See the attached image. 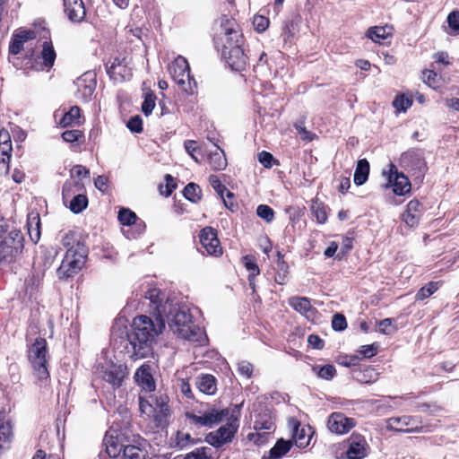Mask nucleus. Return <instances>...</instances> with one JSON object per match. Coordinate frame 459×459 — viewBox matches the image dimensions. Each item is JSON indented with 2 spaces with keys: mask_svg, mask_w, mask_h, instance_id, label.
<instances>
[{
  "mask_svg": "<svg viewBox=\"0 0 459 459\" xmlns=\"http://www.w3.org/2000/svg\"><path fill=\"white\" fill-rule=\"evenodd\" d=\"M155 100L156 96L152 92L145 94V99L142 105V111L145 116L152 114L155 107Z\"/></svg>",
  "mask_w": 459,
  "mask_h": 459,
  "instance_id": "nucleus-48",
  "label": "nucleus"
},
{
  "mask_svg": "<svg viewBox=\"0 0 459 459\" xmlns=\"http://www.w3.org/2000/svg\"><path fill=\"white\" fill-rule=\"evenodd\" d=\"M103 443L106 446V452L110 458H117L123 452L125 446L119 443L117 437L109 434L105 435Z\"/></svg>",
  "mask_w": 459,
  "mask_h": 459,
  "instance_id": "nucleus-28",
  "label": "nucleus"
},
{
  "mask_svg": "<svg viewBox=\"0 0 459 459\" xmlns=\"http://www.w3.org/2000/svg\"><path fill=\"white\" fill-rule=\"evenodd\" d=\"M246 269L249 272V275L256 276L260 273V269L256 264L255 259L252 255L243 257Z\"/></svg>",
  "mask_w": 459,
  "mask_h": 459,
  "instance_id": "nucleus-50",
  "label": "nucleus"
},
{
  "mask_svg": "<svg viewBox=\"0 0 459 459\" xmlns=\"http://www.w3.org/2000/svg\"><path fill=\"white\" fill-rule=\"evenodd\" d=\"M209 182L212 188L215 190V192L223 200L225 206L230 209L233 204L225 199V195L229 200L233 198L234 195L230 191H229L224 185H222V183L221 182L217 176L211 175L209 177Z\"/></svg>",
  "mask_w": 459,
  "mask_h": 459,
  "instance_id": "nucleus-27",
  "label": "nucleus"
},
{
  "mask_svg": "<svg viewBox=\"0 0 459 459\" xmlns=\"http://www.w3.org/2000/svg\"><path fill=\"white\" fill-rule=\"evenodd\" d=\"M124 459H144L145 452L139 446L127 445L123 449Z\"/></svg>",
  "mask_w": 459,
  "mask_h": 459,
  "instance_id": "nucleus-40",
  "label": "nucleus"
},
{
  "mask_svg": "<svg viewBox=\"0 0 459 459\" xmlns=\"http://www.w3.org/2000/svg\"><path fill=\"white\" fill-rule=\"evenodd\" d=\"M82 132L77 129L66 130L62 134V138L65 142L74 143L82 137Z\"/></svg>",
  "mask_w": 459,
  "mask_h": 459,
  "instance_id": "nucleus-59",
  "label": "nucleus"
},
{
  "mask_svg": "<svg viewBox=\"0 0 459 459\" xmlns=\"http://www.w3.org/2000/svg\"><path fill=\"white\" fill-rule=\"evenodd\" d=\"M195 385L203 394L212 395L217 390L216 379L212 375H202L196 378Z\"/></svg>",
  "mask_w": 459,
  "mask_h": 459,
  "instance_id": "nucleus-26",
  "label": "nucleus"
},
{
  "mask_svg": "<svg viewBox=\"0 0 459 459\" xmlns=\"http://www.w3.org/2000/svg\"><path fill=\"white\" fill-rule=\"evenodd\" d=\"M127 127L133 133H141L143 131V121L139 116H134L127 122Z\"/></svg>",
  "mask_w": 459,
  "mask_h": 459,
  "instance_id": "nucleus-61",
  "label": "nucleus"
},
{
  "mask_svg": "<svg viewBox=\"0 0 459 459\" xmlns=\"http://www.w3.org/2000/svg\"><path fill=\"white\" fill-rule=\"evenodd\" d=\"M421 214V204L418 200L413 199L408 203L406 211L403 214V220L409 227L412 228L418 225Z\"/></svg>",
  "mask_w": 459,
  "mask_h": 459,
  "instance_id": "nucleus-19",
  "label": "nucleus"
},
{
  "mask_svg": "<svg viewBox=\"0 0 459 459\" xmlns=\"http://www.w3.org/2000/svg\"><path fill=\"white\" fill-rule=\"evenodd\" d=\"M101 377L113 387H119L125 377V371L121 365L111 364L102 370Z\"/></svg>",
  "mask_w": 459,
  "mask_h": 459,
  "instance_id": "nucleus-20",
  "label": "nucleus"
},
{
  "mask_svg": "<svg viewBox=\"0 0 459 459\" xmlns=\"http://www.w3.org/2000/svg\"><path fill=\"white\" fill-rule=\"evenodd\" d=\"M134 378L138 385L145 391L152 392L155 389V382L151 374V367L149 365L140 367L134 375Z\"/></svg>",
  "mask_w": 459,
  "mask_h": 459,
  "instance_id": "nucleus-22",
  "label": "nucleus"
},
{
  "mask_svg": "<svg viewBox=\"0 0 459 459\" xmlns=\"http://www.w3.org/2000/svg\"><path fill=\"white\" fill-rule=\"evenodd\" d=\"M437 290L438 282L430 281L424 285L422 288H420V290L417 292L415 299L416 300H423L431 296Z\"/></svg>",
  "mask_w": 459,
  "mask_h": 459,
  "instance_id": "nucleus-41",
  "label": "nucleus"
},
{
  "mask_svg": "<svg viewBox=\"0 0 459 459\" xmlns=\"http://www.w3.org/2000/svg\"><path fill=\"white\" fill-rule=\"evenodd\" d=\"M40 57L45 67L50 68L54 65L56 54L51 41L43 42Z\"/></svg>",
  "mask_w": 459,
  "mask_h": 459,
  "instance_id": "nucleus-31",
  "label": "nucleus"
},
{
  "mask_svg": "<svg viewBox=\"0 0 459 459\" xmlns=\"http://www.w3.org/2000/svg\"><path fill=\"white\" fill-rule=\"evenodd\" d=\"M95 75L91 73H85L76 81L78 91L82 93L85 100L91 99L96 87Z\"/></svg>",
  "mask_w": 459,
  "mask_h": 459,
  "instance_id": "nucleus-21",
  "label": "nucleus"
},
{
  "mask_svg": "<svg viewBox=\"0 0 459 459\" xmlns=\"http://www.w3.org/2000/svg\"><path fill=\"white\" fill-rule=\"evenodd\" d=\"M256 214L268 223L272 222L274 219L273 210L266 204L258 205L256 208Z\"/></svg>",
  "mask_w": 459,
  "mask_h": 459,
  "instance_id": "nucleus-47",
  "label": "nucleus"
},
{
  "mask_svg": "<svg viewBox=\"0 0 459 459\" xmlns=\"http://www.w3.org/2000/svg\"><path fill=\"white\" fill-rule=\"evenodd\" d=\"M81 117V109L78 106L72 107L69 111L65 113L60 120V125L66 127L73 125L80 124L79 118Z\"/></svg>",
  "mask_w": 459,
  "mask_h": 459,
  "instance_id": "nucleus-35",
  "label": "nucleus"
},
{
  "mask_svg": "<svg viewBox=\"0 0 459 459\" xmlns=\"http://www.w3.org/2000/svg\"><path fill=\"white\" fill-rule=\"evenodd\" d=\"M13 437V425L10 420H5L3 413L0 412V450L8 448Z\"/></svg>",
  "mask_w": 459,
  "mask_h": 459,
  "instance_id": "nucleus-24",
  "label": "nucleus"
},
{
  "mask_svg": "<svg viewBox=\"0 0 459 459\" xmlns=\"http://www.w3.org/2000/svg\"><path fill=\"white\" fill-rule=\"evenodd\" d=\"M332 327L335 331H342L347 327L346 318L342 314H335L333 316Z\"/></svg>",
  "mask_w": 459,
  "mask_h": 459,
  "instance_id": "nucleus-58",
  "label": "nucleus"
},
{
  "mask_svg": "<svg viewBox=\"0 0 459 459\" xmlns=\"http://www.w3.org/2000/svg\"><path fill=\"white\" fill-rule=\"evenodd\" d=\"M388 33L385 27H373L368 30V37L374 42L380 43L387 37Z\"/></svg>",
  "mask_w": 459,
  "mask_h": 459,
  "instance_id": "nucleus-46",
  "label": "nucleus"
},
{
  "mask_svg": "<svg viewBox=\"0 0 459 459\" xmlns=\"http://www.w3.org/2000/svg\"><path fill=\"white\" fill-rule=\"evenodd\" d=\"M36 38V32L31 30H23L15 33L13 36L12 41L9 46V53L12 55H18L24 48V44L29 40Z\"/></svg>",
  "mask_w": 459,
  "mask_h": 459,
  "instance_id": "nucleus-18",
  "label": "nucleus"
},
{
  "mask_svg": "<svg viewBox=\"0 0 459 459\" xmlns=\"http://www.w3.org/2000/svg\"><path fill=\"white\" fill-rule=\"evenodd\" d=\"M289 304L297 312L303 315L307 319L313 317L314 308L312 307L310 301L305 297H292L289 299Z\"/></svg>",
  "mask_w": 459,
  "mask_h": 459,
  "instance_id": "nucleus-23",
  "label": "nucleus"
},
{
  "mask_svg": "<svg viewBox=\"0 0 459 459\" xmlns=\"http://www.w3.org/2000/svg\"><path fill=\"white\" fill-rule=\"evenodd\" d=\"M394 320L392 318H385L378 322V331L384 334H391L395 331L393 326Z\"/></svg>",
  "mask_w": 459,
  "mask_h": 459,
  "instance_id": "nucleus-57",
  "label": "nucleus"
},
{
  "mask_svg": "<svg viewBox=\"0 0 459 459\" xmlns=\"http://www.w3.org/2000/svg\"><path fill=\"white\" fill-rule=\"evenodd\" d=\"M144 298L150 300V306L154 317L164 318L168 308L173 304L158 288H150L144 292Z\"/></svg>",
  "mask_w": 459,
  "mask_h": 459,
  "instance_id": "nucleus-10",
  "label": "nucleus"
},
{
  "mask_svg": "<svg viewBox=\"0 0 459 459\" xmlns=\"http://www.w3.org/2000/svg\"><path fill=\"white\" fill-rule=\"evenodd\" d=\"M194 443V440L189 433L178 431L176 437V444L178 447L184 448L188 445Z\"/></svg>",
  "mask_w": 459,
  "mask_h": 459,
  "instance_id": "nucleus-55",
  "label": "nucleus"
},
{
  "mask_svg": "<svg viewBox=\"0 0 459 459\" xmlns=\"http://www.w3.org/2000/svg\"><path fill=\"white\" fill-rule=\"evenodd\" d=\"M125 58L115 57L110 65H107V72L110 76L120 75L125 77L124 73L126 72V65Z\"/></svg>",
  "mask_w": 459,
  "mask_h": 459,
  "instance_id": "nucleus-38",
  "label": "nucleus"
},
{
  "mask_svg": "<svg viewBox=\"0 0 459 459\" xmlns=\"http://www.w3.org/2000/svg\"><path fill=\"white\" fill-rule=\"evenodd\" d=\"M72 178H90V170L82 165H75L71 169Z\"/></svg>",
  "mask_w": 459,
  "mask_h": 459,
  "instance_id": "nucleus-62",
  "label": "nucleus"
},
{
  "mask_svg": "<svg viewBox=\"0 0 459 459\" xmlns=\"http://www.w3.org/2000/svg\"><path fill=\"white\" fill-rule=\"evenodd\" d=\"M184 196L192 203H197L201 200L202 190L195 183L187 184L183 190Z\"/></svg>",
  "mask_w": 459,
  "mask_h": 459,
  "instance_id": "nucleus-39",
  "label": "nucleus"
},
{
  "mask_svg": "<svg viewBox=\"0 0 459 459\" xmlns=\"http://www.w3.org/2000/svg\"><path fill=\"white\" fill-rule=\"evenodd\" d=\"M423 82L428 84L429 87L437 88L438 87L437 83V74L433 70H425L422 73Z\"/></svg>",
  "mask_w": 459,
  "mask_h": 459,
  "instance_id": "nucleus-54",
  "label": "nucleus"
},
{
  "mask_svg": "<svg viewBox=\"0 0 459 459\" xmlns=\"http://www.w3.org/2000/svg\"><path fill=\"white\" fill-rule=\"evenodd\" d=\"M221 28L225 37L222 56L233 70H244L247 56L241 47L242 35L239 32L238 24L233 18L223 15L221 18Z\"/></svg>",
  "mask_w": 459,
  "mask_h": 459,
  "instance_id": "nucleus-2",
  "label": "nucleus"
},
{
  "mask_svg": "<svg viewBox=\"0 0 459 459\" xmlns=\"http://www.w3.org/2000/svg\"><path fill=\"white\" fill-rule=\"evenodd\" d=\"M411 190V183L403 174L396 172L393 184V191L395 195H403Z\"/></svg>",
  "mask_w": 459,
  "mask_h": 459,
  "instance_id": "nucleus-33",
  "label": "nucleus"
},
{
  "mask_svg": "<svg viewBox=\"0 0 459 459\" xmlns=\"http://www.w3.org/2000/svg\"><path fill=\"white\" fill-rule=\"evenodd\" d=\"M313 430L309 426H301L299 421L293 420L292 439L299 448L307 447L312 438Z\"/></svg>",
  "mask_w": 459,
  "mask_h": 459,
  "instance_id": "nucleus-17",
  "label": "nucleus"
},
{
  "mask_svg": "<svg viewBox=\"0 0 459 459\" xmlns=\"http://www.w3.org/2000/svg\"><path fill=\"white\" fill-rule=\"evenodd\" d=\"M165 180L166 186H160V192L161 195L169 196L171 195L172 191L177 187V185L174 183V178L169 174H167L165 176Z\"/></svg>",
  "mask_w": 459,
  "mask_h": 459,
  "instance_id": "nucleus-53",
  "label": "nucleus"
},
{
  "mask_svg": "<svg viewBox=\"0 0 459 459\" xmlns=\"http://www.w3.org/2000/svg\"><path fill=\"white\" fill-rule=\"evenodd\" d=\"M313 371L317 374V376L323 379L330 380L332 379L335 374L336 369L333 365L327 364L323 367H314Z\"/></svg>",
  "mask_w": 459,
  "mask_h": 459,
  "instance_id": "nucleus-42",
  "label": "nucleus"
},
{
  "mask_svg": "<svg viewBox=\"0 0 459 459\" xmlns=\"http://www.w3.org/2000/svg\"><path fill=\"white\" fill-rule=\"evenodd\" d=\"M88 255L85 246H78L76 249L66 250L65 255L57 269L59 278H69L76 274L84 265Z\"/></svg>",
  "mask_w": 459,
  "mask_h": 459,
  "instance_id": "nucleus-7",
  "label": "nucleus"
},
{
  "mask_svg": "<svg viewBox=\"0 0 459 459\" xmlns=\"http://www.w3.org/2000/svg\"><path fill=\"white\" fill-rule=\"evenodd\" d=\"M255 432L248 434V439L261 446L267 441L268 436L274 431L275 426L271 417L260 416L255 420Z\"/></svg>",
  "mask_w": 459,
  "mask_h": 459,
  "instance_id": "nucleus-12",
  "label": "nucleus"
},
{
  "mask_svg": "<svg viewBox=\"0 0 459 459\" xmlns=\"http://www.w3.org/2000/svg\"><path fill=\"white\" fill-rule=\"evenodd\" d=\"M61 243L67 250L76 249L79 245L84 246L83 243L76 239L75 234L72 231H69L63 237Z\"/></svg>",
  "mask_w": 459,
  "mask_h": 459,
  "instance_id": "nucleus-45",
  "label": "nucleus"
},
{
  "mask_svg": "<svg viewBox=\"0 0 459 459\" xmlns=\"http://www.w3.org/2000/svg\"><path fill=\"white\" fill-rule=\"evenodd\" d=\"M238 425L236 423V420L232 422H229L223 426H221L216 431L210 432L206 437L205 441L216 447L219 448L222 446L224 444L231 442L233 437L235 436L238 430Z\"/></svg>",
  "mask_w": 459,
  "mask_h": 459,
  "instance_id": "nucleus-11",
  "label": "nucleus"
},
{
  "mask_svg": "<svg viewBox=\"0 0 459 459\" xmlns=\"http://www.w3.org/2000/svg\"><path fill=\"white\" fill-rule=\"evenodd\" d=\"M253 24L258 31L262 32L268 28L269 20L264 16L257 15L254 17Z\"/></svg>",
  "mask_w": 459,
  "mask_h": 459,
  "instance_id": "nucleus-64",
  "label": "nucleus"
},
{
  "mask_svg": "<svg viewBox=\"0 0 459 459\" xmlns=\"http://www.w3.org/2000/svg\"><path fill=\"white\" fill-rule=\"evenodd\" d=\"M209 164L213 170H222L227 166V160L222 150L217 149L209 155Z\"/></svg>",
  "mask_w": 459,
  "mask_h": 459,
  "instance_id": "nucleus-34",
  "label": "nucleus"
},
{
  "mask_svg": "<svg viewBox=\"0 0 459 459\" xmlns=\"http://www.w3.org/2000/svg\"><path fill=\"white\" fill-rule=\"evenodd\" d=\"M294 127L297 133L300 136L301 140L310 142L313 140L315 134L307 130L303 121H298L294 124Z\"/></svg>",
  "mask_w": 459,
  "mask_h": 459,
  "instance_id": "nucleus-51",
  "label": "nucleus"
},
{
  "mask_svg": "<svg viewBox=\"0 0 459 459\" xmlns=\"http://www.w3.org/2000/svg\"><path fill=\"white\" fill-rule=\"evenodd\" d=\"M49 355L48 343L44 338H36L29 347L28 359L33 368L34 375L39 380L47 379L49 377L48 369Z\"/></svg>",
  "mask_w": 459,
  "mask_h": 459,
  "instance_id": "nucleus-4",
  "label": "nucleus"
},
{
  "mask_svg": "<svg viewBox=\"0 0 459 459\" xmlns=\"http://www.w3.org/2000/svg\"><path fill=\"white\" fill-rule=\"evenodd\" d=\"M254 367L248 361H241L238 365V371L241 376L250 378L253 375Z\"/></svg>",
  "mask_w": 459,
  "mask_h": 459,
  "instance_id": "nucleus-60",
  "label": "nucleus"
},
{
  "mask_svg": "<svg viewBox=\"0 0 459 459\" xmlns=\"http://www.w3.org/2000/svg\"><path fill=\"white\" fill-rule=\"evenodd\" d=\"M84 192V185L79 180H67L62 189V197L65 204H68V201L74 198L78 193Z\"/></svg>",
  "mask_w": 459,
  "mask_h": 459,
  "instance_id": "nucleus-25",
  "label": "nucleus"
},
{
  "mask_svg": "<svg viewBox=\"0 0 459 459\" xmlns=\"http://www.w3.org/2000/svg\"><path fill=\"white\" fill-rule=\"evenodd\" d=\"M69 208L74 213H80L88 206V198L83 192L78 193L68 201Z\"/></svg>",
  "mask_w": 459,
  "mask_h": 459,
  "instance_id": "nucleus-36",
  "label": "nucleus"
},
{
  "mask_svg": "<svg viewBox=\"0 0 459 459\" xmlns=\"http://www.w3.org/2000/svg\"><path fill=\"white\" fill-rule=\"evenodd\" d=\"M447 23L451 30L457 32L459 30V11H453L447 16Z\"/></svg>",
  "mask_w": 459,
  "mask_h": 459,
  "instance_id": "nucleus-63",
  "label": "nucleus"
},
{
  "mask_svg": "<svg viewBox=\"0 0 459 459\" xmlns=\"http://www.w3.org/2000/svg\"><path fill=\"white\" fill-rule=\"evenodd\" d=\"M185 459H212L211 456V448L200 447L188 454Z\"/></svg>",
  "mask_w": 459,
  "mask_h": 459,
  "instance_id": "nucleus-49",
  "label": "nucleus"
},
{
  "mask_svg": "<svg viewBox=\"0 0 459 459\" xmlns=\"http://www.w3.org/2000/svg\"><path fill=\"white\" fill-rule=\"evenodd\" d=\"M356 425L353 418H348L342 412H333L327 420V428L332 433L345 434Z\"/></svg>",
  "mask_w": 459,
  "mask_h": 459,
  "instance_id": "nucleus-15",
  "label": "nucleus"
},
{
  "mask_svg": "<svg viewBox=\"0 0 459 459\" xmlns=\"http://www.w3.org/2000/svg\"><path fill=\"white\" fill-rule=\"evenodd\" d=\"M171 331L178 337L191 342H197L202 335L201 329L195 325L187 307L172 304L164 315Z\"/></svg>",
  "mask_w": 459,
  "mask_h": 459,
  "instance_id": "nucleus-3",
  "label": "nucleus"
},
{
  "mask_svg": "<svg viewBox=\"0 0 459 459\" xmlns=\"http://www.w3.org/2000/svg\"><path fill=\"white\" fill-rule=\"evenodd\" d=\"M278 267L280 272L275 275V281L278 284L283 285L286 282L288 265L284 261H280L278 263Z\"/></svg>",
  "mask_w": 459,
  "mask_h": 459,
  "instance_id": "nucleus-56",
  "label": "nucleus"
},
{
  "mask_svg": "<svg viewBox=\"0 0 459 459\" xmlns=\"http://www.w3.org/2000/svg\"><path fill=\"white\" fill-rule=\"evenodd\" d=\"M420 423L418 417L406 415L392 417L386 420V429L397 432L419 433L423 430Z\"/></svg>",
  "mask_w": 459,
  "mask_h": 459,
  "instance_id": "nucleus-9",
  "label": "nucleus"
},
{
  "mask_svg": "<svg viewBox=\"0 0 459 459\" xmlns=\"http://www.w3.org/2000/svg\"><path fill=\"white\" fill-rule=\"evenodd\" d=\"M169 72L178 85L187 94H193L197 83L190 75L187 60L178 56L169 66Z\"/></svg>",
  "mask_w": 459,
  "mask_h": 459,
  "instance_id": "nucleus-8",
  "label": "nucleus"
},
{
  "mask_svg": "<svg viewBox=\"0 0 459 459\" xmlns=\"http://www.w3.org/2000/svg\"><path fill=\"white\" fill-rule=\"evenodd\" d=\"M118 220L123 225H132L135 223L137 216L131 210L122 208L118 212Z\"/></svg>",
  "mask_w": 459,
  "mask_h": 459,
  "instance_id": "nucleus-44",
  "label": "nucleus"
},
{
  "mask_svg": "<svg viewBox=\"0 0 459 459\" xmlns=\"http://www.w3.org/2000/svg\"><path fill=\"white\" fill-rule=\"evenodd\" d=\"M412 104V101L409 98H405L403 95L397 96L394 101V107L399 111H405Z\"/></svg>",
  "mask_w": 459,
  "mask_h": 459,
  "instance_id": "nucleus-52",
  "label": "nucleus"
},
{
  "mask_svg": "<svg viewBox=\"0 0 459 459\" xmlns=\"http://www.w3.org/2000/svg\"><path fill=\"white\" fill-rule=\"evenodd\" d=\"M1 238L0 264H11L17 259L23 250V235L18 230H12L7 235Z\"/></svg>",
  "mask_w": 459,
  "mask_h": 459,
  "instance_id": "nucleus-5",
  "label": "nucleus"
},
{
  "mask_svg": "<svg viewBox=\"0 0 459 459\" xmlns=\"http://www.w3.org/2000/svg\"><path fill=\"white\" fill-rule=\"evenodd\" d=\"M27 228L31 241L37 243L40 238V218L39 213L29 214Z\"/></svg>",
  "mask_w": 459,
  "mask_h": 459,
  "instance_id": "nucleus-29",
  "label": "nucleus"
},
{
  "mask_svg": "<svg viewBox=\"0 0 459 459\" xmlns=\"http://www.w3.org/2000/svg\"><path fill=\"white\" fill-rule=\"evenodd\" d=\"M369 173V163L367 160H359L357 163V167L354 173V183L357 186L363 185L368 178Z\"/></svg>",
  "mask_w": 459,
  "mask_h": 459,
  "instance_id": "nucleus-32",
  "label": "nucleus"
},
{
  "mask_svg": "<svg viewBox=\"0 0 459 459\" xmlns=\"http://www.w3.org/2000/svg\"><path fill=\"white\" fill-rule=\"evenodd\" d=\"M369 446L366 438L359 434L353 433L348 439L346 457L348 459H363L368 454Z\"/></svg>",
  "mask_w": 459,
  "mask_h": 459,
  "instance_id": "nucleus-14",
  "label": "nucleus"
},
{
  "mask_svg": "<svg viewBox=\"0 0 459 459\" xmlns=\"http://www.w3.org/2000/svg\"><path fill=\"white\" fill-rule=\"evenodd\" d=\"M64 12L70 22H82L86 16V10L82 0H63Z\"/></svg>",
  "mask_w": 459,
  "mask_h": 459,
  "instance_id": "nucleus-16",
  "label": "nucleus"
},
{
  "mask_svg": "<svg viewBox=\"0 0 459 459\" xmlns=\"http://www.w3.org/2000/svg\"><path fill=\"white\" fill-rule=\"evenodd\" d=\"M13 148L10 134L4 128L0 129V154L3 162L9 161Z\"/></svg>",
  "mask_w": 459,
  "mask_h": 459,
  "instance_id": "nucleus-30",
  "label": "nucleus"
},
{
  "mask_svg": "<svg viewBox=\"0 0 459 459\" xmlns=\"http://www.w3.org/2000/svg\"><path fill=\"white\" fill-rule=\"evenodd\" d=\"M165 328L164 318L155 317V321L147 316H139L133 320L132 331L127 335L128 346L126 348L130 358L139 359L148 357L152 351V342Z\"/></svg>",
  "mask_w": 459,
  "mask_h": 459,
  "instance_id": "nucleus-1",
  "label": "nucleus"
},
{
  "mask_svg": "<svg viewBox=\"0 0 459 459\" xmlns=\"http://www.w3.org/2000/svg\"><path fill=\"white\" fill-rule=\"evenodd\" d=\"M311 212L318 223H325L327 220L325 207L323 204L315 202L311 205Z\"/></svg>",
  "mask_w": 459,
  "mask_h": 459,
  "instance_id": "nucleus-43",
  "label": "nucleus"
},
{
  "mask_svg": "<svg viewBox=\"0 0 459 459\" xmlns=\"http://www.w3.org/2000/svg\"><path fill=\"white\" fill-rule=\"evenodd\" d=\"M230 416L229 409H218L213 405H206L205 408L195 410L186 413L187 419L196 426L212 428L213 425L222 422Z\"/></svg>",
  "mask_w": 459,
  "mask_h": 459,
  "instance_id": "nucleus-6",
  "label": "nucleus"
},
{
  "mask_svg": "<svg viewBox=\"0 0 459 459\" xmlns=\"http://www.w3.org/2000/svg\"><path fill=\"white\" fill-rule=\"evenodd\" d=\"M292 446L291 441H286L282 438L279 439L273 447L270 450V457L278 459L286 455Z\"/></svg>",
  "mask_w": 459,
  "mask_h": 459,
  "instance_id": "nucleus-37",
  "label": "nucleus"
},
{
  "mask_svg": "<svg viewBox=\"0 0 459 459\" xmlns=\"http://www.w3.org/2000/svg\"><path fill=\"white\" fill-rule=\"evenodd\" d=\"M200 243L205 252L210 255L219 256L222 254V247L217 236V231L212 227H206L200 231Z\"/></svg>",
  "mask_w": 459,
  "mask_h": 459,
  "instance_id": "nucleus-13",
  "label": "nucleus"
}]
</instances>
